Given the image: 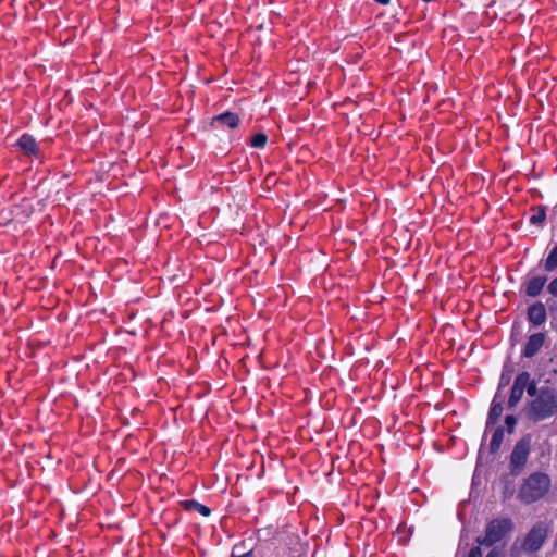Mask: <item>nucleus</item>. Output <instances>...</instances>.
I'll return each mask as SVG.
<instances>
[{"mask_svg":"<svg viewBox=\"0 0 557 557\" xmlns=\"http://www.w3.org/2000/svg\"><path fill=\"white\" fill-rule=\"evenodd\" d=\"M552 480L547 473L536 471L523 480L518 498L521 503L530 505L542 499L550 490Z\"/></svg>","mask_w":557,"mask_h":557,"instance_id":"obj_3","label":"nucleus"},{"mask_svg":"<svg viewBox=\"0 0 557 557\" xmlns=\"http://www.w3.org/2000/svg\"><path fill=\"white\" fill-rule=\"evenodd\" d=\"M531 434H525L515 444L509 457V470L513 476L519 475L525 468L531 453Z\"/></svg>","mask_w":557,"mask_h":557,"instance_id":"obj_6","label":"nucleus"},{"mask_svg":"<svg viewBox=\"0 0 557 557\" xmlns=\"http://www.w3.org/2000/svg\"><path fill=\"white\" fill-rule=\"evenodd\" d=\"M515 530V523L510 518H496L487 522L485 535L479 536V545L491 547L500 542L505 536Z\"/></svg>","mask_w":557,"mask_h":557,"instance_id":"obj_5","label":"nucleus"},{"mask_svg":"<svg viewBox=\"0 0 557 557\" xmlns=\"http://www.w3.org/2000/svg\"><path fill=\"white\" fill-rule=\"evenodd\" d=\"M545 342V334L544 333H534L530 335L527 339V343L522 349V356L525 358H532L534 357Z\"/></svg>","mask_w":557,"mask_h":557,"instance_id":"obj_12","label":"nucleus"},{"mask_svg":"<svg viewBox=\"0 0 557 557\" xmlns=\"http://www.w3.org/2000/svg\"><path fill=\"white\" fill-rule=\"evenodd\" d=\"M480 546L481 545L472 547L468 553V557H482V550Z\"/></svg>","mask_w":557,"mask_h":557,"instance_id":"obj_23","label":"nucleus"},{"mask_svg":"<svg viewBox=\"0 0 557 557\" xmlns=\"http://www.w3.org/2000/svg\"><path fill=\"white\" fill-rule=\"evenodd\" d=\"M287 547L280 540L259 541L253 546L242 541L235 544L231 557H285Z\"/></svg>","mask_w":557,"mask_h":557,"instance_id":"obj_1","label":"nucleus"},{"mask_svg":"<svg viewBox=\"0 0 557 557\" xmlns=\"http://www.w3.org/2000/svg\"><path fill=\"white\" fill-rule=\"evenodd\" d=\"M547 290L554 297H557V276L550 281L547 286Z\"/></svg>","mask_w":557,"mask_h":557,"instance_id":"obj_22","label":"nucleus"},{"mask_svg":"<svg viewBox=\"0 0 557 557\" xmlns=\"http://www.w3.org/2000/svg\"><path fill=\"white\" fill-rule=\"evenodd\" d=\"M527 318L530 325L537 327L544 324L547 320L546 308L543 302L536 301L529 306Z\"/></svg>","mask_w":557,"mask_h":557,"instance_id":"obj_10","label":"nucleus"},{"mask_svg":"<svg viewBox=\"0 0 557 557\" xmlns=\"http://www.w3.org/2000/svg\"><path fill=\"white\" fill-rule=\"evenodd\" d=\"M181 505L185 510L196 511L203 517H209L211 515V509L208 506L200 504L195 499L184 500Z\"/></svg>","mask_w":557,"mask_h":557,"instance_id":"obj_14","label":"nucleus"},{"mask_svg":"<svg viewBox=\"0 0 557 557\" xmlns=\"http://www.w3.org/2000/svg\"><path fill=\"white\" fill-rule=\"evenodd\" d=\"M240 124V117L237 113L225 111L212 117L211 127L215 129H234Z\"/></svg>","mask_w":557,"mask_h":557,"instance_id":"obj_9","label":"nucleus"},{"mask_svg":"<svg viewBox=\"0 0 557 557\" xmlns=\"http://www.w3.org/2000/svg\"><path fill=\"white\" fill-rule=\"evenodd\" d=\"M74 406H77V403H74V405L72 404V405H71V408L73 409V408H74Z\"/></svg>","mask_w":557,"mask_h":557,"instance_id":"obj_27","label":"nucleus"},{"mask_svg":"<svg viewBox=\"0 0 557 557\" xmlns=\"http://www.w3.org/2000/svg\"><path fill=\"white\" fill-rule=\"evenodd\" d=\"M267 143L268 136L264 133H257L250 138V146L257 149H263Z\"/></svg>","mask_w":557,"mask_h":557,"instance_id":"obj_18","label":"nucleus"},{"mask_svg":"<svg viewBox=\"0 0 557 557\" xmlns=\"http://www.w3.org/2000/svg\"><path fill=\"white\" fill-rule=\"evenodd\" d=\"M524 391H527L528 395L533 398H535V396L539 394L536 382L532 380L531 376L528 377V385Z\"/></svg>","mask_w":557,"mask_h":557,"instance_id":"obj_21","label":"nucleus"},{"mask_svg":"<svg viewBox=\"0 0 557 557\" xmlns=\"http://www.w3.org/2000/svg\"><path fill=\"white\" fill-rule=\"evenodd\" d=\"M505 397L498 392L495 393L486 419V428L495 425L504 410Z\"/></svg>","mask_w":557,"mask_h":557,"instance_id":"obj_11","label":"nucleus"},{"mask_svg":"<svg viewBox=\"0 0 557 557\" xmlns=\"http://www.w3.org/2000/svg\"><path fill=\"white\" fill-rule=\"evenodd\" d=\"M513 368L511 366H508V364H505L503 370H502V373H500V376H499V382H498V386H497V391L499 394H502V389L505 388L507 385H509L510 381H511V377H512V374H513Z\"/></svg>","mask_w":557,"mask_h":557,"instance_id":"obj_16","label":"nucleus"},{"mask_svg":"<svg viewBox=\"0 0 557 557\" xmlns=\"http://www.w3.org/2000/svg\"><path fill=\"white\" fill-rule=\"evenodd\" d=\"M17 146L24 152L25 156L36 159L40 158V148L34 139V137H32L30 135H23L17 140Z\"/></svg>","mask_w":557,"mask_h":557,"instance_id":"obj_13","label":"nucleus"},{"mask_svg":"<svg viewBox=\"0 0 557 557\" xmlns=\"http://www.w3.org/2000/svg\"><path fill=\"white\" fill-rule=\"evenodd\" d=\"M528 377H530V373L528 371H522L516 376L507 401L508 408H515L522 399L524 389L528 385Z\"/></svg>","mask_w":557,"mask_h":557,"instance_id":"obj_7","label":"nucleus"},{"mask_svg":"<svg viewBox=\"0 0 557 557\" xmlns=\"http://www.w3.org/2000/svg\"><path fill=\"white\" fill-rule=\"evenodd\" d=\"M504 432H505V429L503 425H498L494 430L491 442H490V448H488L490 454L495 455L500 449V446L504 441Z\"/></svg>","mask_w":557,"mask_h":557,"instance_id":"obj_15","label":"nucleus"},{"mask_svg":"<svg viewBox=\"0 0 557 557\" xmlns=\"http://www.w3.org/2000/svg\"><path fill=\"white\" fill-rule=\"evenodd\" d=\"M549 532L550 528L546 522H536L525 534L520 547H518L517 541L512 544L510 548L511 557H520L521 552L528 554L539 552L544 545Z\"/></svg>","mask_w":557,"mask_h":557,"instance_id":"obj_4","label":"nucleus"},{"mask_svg":"<svg viewBox=\"0 0 557 557\" xmlns=\"http://www.w3.org/2000/svg\"><path fill=\"white\" fill-rule=\"evenodd\" d=\"M544 269L547 272H553L557 269V244L553 247L547 258L545 259Z\"/></svg>","mask_w":557,"mask_h":557,"instance_id":"obj_17","label":"nucleus"},{"mask_svg":"<svg viewBox=\"0 0 557 557\" xmlns=\"http://www.w3.org/2000/svg\"><path fill=\"white\" fill-rule=\"evenodd\" d=\"M546 219V211L544 207H540L537 211L530 216V223L532 225L542 224Z\"/></svg>","mask_w":557,"mask_h":557,"instance_id":"obj_19","label":"nucleus"},{"mask_svg":"<svg viewBox=\"0 0 557 557\" xmlns=\"http://www.w3.org/2000/svg\"><path fill=\"white\" fill-rule=\"evenodd\" d=\"M74 406H77V403H74V405L72 404V405H71V408L73 409V408H74Z\"/></svg>","mask_w":557,"mask_h":557,"instance_id":"obj_26","label":"nucleus"},{"mask_svg":"<svg viewBox=\"0 0 557 557\" xmlns=\"http://www.w3.org/2000/svg\"><path fill=\"white\" fill-rule=\"evenodd\" d=\"M527 417L533 422L546 420L557 413V391L549 386L539 389L525 409Z\"/></svg>","mask_w":557,"mask_h":557,"instance_id":"obj_2","label":"nucleus"},{"mask_svg":"<svg viewBox=\"0 0 557 557\" xmlns=\"http://www.w3.org/2000/svg\"><path fill=\"white\" fill-rule=\"evenodd\" d=\"M517 422V418L513 414H507L505 417V425L509 434L513 433Z\"/></svg>","mask_w":557,"mask_h":557,"instance_id":"obj_20","label":"nucleus"},{"mask_svg":"<svg viewBox=\"0 0 557 557\" xmlns=\"http://www.w3.org/2000/svg\"><path fill=\"white\" fill-rule=\"evenodd\" d=\"M374 1L381 5H387L391 2V0H374Z\"/></svg>","mask_w":557,"mask_h":557,"instance_id":"obj_25","label":"nucleus"},{"mask_svg":"<svg viewBox=\"0 0 557 557\" xmlns=\"http://www.w3.org/2000/svg\"><path fill=\"white\" fill-rule=\"evenodd\" d=\"M485 557H502V554L497 549H492Z\"/></svg>","mask_w":557,"mask_h":557,"instance_id":"obj_24","label":"nucleus"},{"mask_svg":"<svg viewBox=\"0 0 557 557\" xmlns=\"http://www.w3.org/2000/svg\"><path fill=\"white\" fill-rule=\"evenodd\" d=\"M547 282L546 275H533L531 272L527 275L522 283V290L529 297L539 296Z\"/></svg>","mask_w":557,"mask_h":557,"instance_id":"obj_8","label":"nucleus"}]
</instances>
